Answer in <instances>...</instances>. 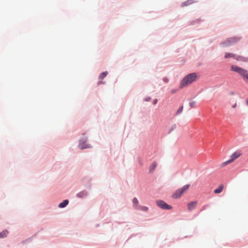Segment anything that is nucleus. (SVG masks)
I'll return each mask as SVG.
<instances>
[{"label":"nucleus","mask_w":248,"mask_h":248,"mask_svg":"<svg viewBox=\"0 0 248 248\" xmlns=\"http://www.w3.org/2000/svg\"><path fill=\"white\" fill-rule=\"evenodd\" d=\"M197 76L196 73H193L187 75L181 81L180 85V88L182 89L196 80Z\"/></svg>","instance_id":"f257e3e1"},{"label":"nucleus","mask_w":248,"mask_h":248,"mask_svg":"<svg viewBox=\"0 0 248 248\" xmlns=\"http://www.w3.org/2000/svg\"><path fill=\"white\" fill-rule=\"evenodd\" d=\"M231 70L239 74L243 78H244L248 73V70L234 65H232L231 66Z\"/></svg>","instance_id":"f03ea898"},{"label":"nucleus","mask_w":248,"mask_h":248,"mask_svg":"<svg viewBox=\"0 0 248 248\" xmlns=\"http://www.w3.org/2000/svg\"><path fill=\"white\" fill-rule=\"evenodd\" d=\"M189 186V185H186L183 186L181 188L177 190L173 194L172 197L174 199L180 198L183 194L185 193L188 190Z\"/></svg>","instance_id":"7ed1b4c3"},{"label":"nucleus","mask_w":248,"mask_h":248,"mask_svg":"<svg viewBox=\"0 0 248 248\" xmlns=\"http://www.w3.org/2000/svg\"><path fill=\"white\" fill-rule=\"evenodd\" d=\"M241 155V152L239 151H236L234 152L233 154L231 155L230 156V159L223 163L221 164V167H223L225 166L232 162L235 159L238 158Z\"/></svg>","instance_id":"20e7f679"},{"label":"nucleus","mask_w":248,"mask_h":248,"mask_svg":"<svg viewBox=\"0 0 248 248\" xmlns=\"http://www.w3.org/2000/svg\"><path fill=\"white\" fill-rule=\"evenodd\" d=\"M240 38L239 37H232L229 38L225 42L222 43L221 45L224 47H226L229 46H230L233 43L239 41Z\"/></svg>","instance_id":"39448f33"},{"label":"nucleus","mask_w":248,"mask_h":248,"mask_svg":"<svg viewBox=\"0 0 248 248\" xmlns=\"http://www.w3.org/2000/svg\"><path fill=\"white\" fill-rule=\"evenodd\" d=\"M156 204L158 206L163 209L170 210L172 209L171 206L167 204L165 202L159 200L156 202Z\"/></svg>","instance_id":"423d86ee"},{"label":"nucleus","mask_w":248,"mask_h":248,"mask_svg":"<svg viewBox=\"0 0 248 248\" xmlns=\"http://www.w3.org/2000/svg\"><path fill=\"white\" fill-rule=\"evenodd\" d=\"M225 58H233L234 59H235L237 61H242L243 60V58L242 57L236 56L234 54L231 53H226L225 55Z\"/></svg>","instance_id":"0eeeda50"},{"label":"nucleus","mask_w":248,"mask_h":248,"mask_svg":"<svg viewBox=\"0 0 248 248\" xmlns=\"http://www.w3.org/2000/svg\"><path fill=\"white\" fill-rule=\"evenodd\" d=\"M197 203L198 202L197 201H193L189 202L187 204V209L188 211H191L194 210L196 207Z\"/></svg>","instance_id":"6e6552de"},{"label":"nucleus","mask_w":248,"mask_h":248,"mask_svg":"<svg viewBox=\"0 0 248 248\" xmlns=\"http://www.w3.org/2000/svg\"><path fill=\"white\" fill-rule=\"evenodd\" d=\"M87 195V192L85 190L80 191L77 194V196L80 198H83Z\"/></svg>","instance_id":"1a4fd4ad"},{"label":"nucleus","mask_w":248,"mask_h":248,"mask_svg":"<svg viewBox=\"0 0 248 248\" xmlns=\"http://www.w3.org/2000/svg\"><path fill=\"white\" fill-rule=\"evenodd\" d=\"M156 166L157 163L156 162H154L151 165V166L150 167L149 172L152 173L156 168Z\"/></svg>","instance_id":"9d476101"},{"label":"nucleus","mask_w":248,"mask_h":248,"mask_svg":"<svg viewBox=\"0 0 248 248\" xmlns=\"http://www.w3.org/2000/svg\"><path fill=\"white\" fill-rule=\"evenodd\" d=\"M79 147L80 149H83L85 148H90V146L88 144H85L84 142H82L81 141H80V143L79 144Z\"/></svg>","instance_id":"9b49d317"},{"label":"nucleus","mask_w":248,"mask_h":248,"mask_svg":"<svg viewBox=\"0 0 248 248\" xmlns=\"http://www.w3.org/2000/svg\"><path fill=\"white\" fill-rule=\"evenodd\" d=\"M69 203V201L68 200H65L62 202L60 203L59 205V207L60 208H64Z\"/></svg>","instance_id":"f8f14e48"},{"label":"nucleus","mask_w":248,"mask_h":248,"mask_svg":"<svg viewBox=\"0 0 248 248\" xmlns=\"http://www.w3.org/2000/svg\"><path fill=\"white\" fill-rule=\"evenodd\" d=\"M223 189V186L220 185V186H219L218 188L214 190V192L216 194L220 193L222 191Z\"/></svg>","instance_id":"ddd939ff"},{"label":"nucleus","mask_w":248,"mask_h":248,"mask_svg":"<svg viewBox=\"0 0 248 248\" xmlns=\"http://www.w3.org/2000/svg\"><path fill=\"white\" fill-rule=\"evenodd\" d=\"M193 3H194V1L193 0H188L183 2L182 4V6L183 7H184V6H187V5H188L189 4H192Z\"/></svg>","instance_id":"4468645a"},{"label":"nucleus","mask_w":248,"mask_h":248,"mask_svg":"<svg viewBox=\"0 0 248 248\" xmlns=\"http://www.w3.org/2000/svg\"><path fill=\"white\" fill-rule=\"evenodd\" d=\"M8 232L7 230H4L0 233V238L4 237L7 236Z\"/></svg>","instance_id":"2eb2a0df"},{"label":"nucleus","mask_w":248,"mask_h":248,"mask_svg":"<svg viewBox=\"0 0 248 248\" xmlns=\"http://www.w3.org/2000/svg\"><path fill=\"white\" fill-rule=\"evenodd\" d=\"M108 75V72H104L103 73H102L100 76H99V78L100 79H103L105 77H106L107 76V75Z\"/></svg>","instance_id":"dca6fc26"},{"label":"nucleus","mask_w":248,"mask_h":248,"mask_svg":"<svg viewBox=\"0 0 248 248\" xmlns=\"http://www.w3.org/2000/svg\"><path fill=\"white\" fill-rule=\"evenodd\" d=\"M132 202H133V203L134 205H136V206L138 205L139 202H138V199L136 198H134L133 199Z\"/></svg>","instance_id":"f3484780"},{"label":"nucleus","mask_w":248,"mask_h":248,"mask_svg":"<svg viewBox=\"0 0 248 248\" xmlns=\"http://www.w3.org/2000/svg\"><path fill=\"white\" fill-rule=\"evenodd\" d=\"M183 106H181L180 108H179L177 110V112H176V114H180L182 111H183Z\"/></svg>","instance_id":"a211bd4d"},{"label":"nucleus","mask_w":248,"mask_h":248,"mask_svg":"<svg viewBox=\"0 0 248 248\" xmlns=\"http://www.w3.org/2000/svg\"><path fill=\"white\" fill-rule=\"evenodd\" d=\"M244 80L247 83H248V73L247 74V75H246V76L244 77V78H243Z\"/></svg>","instance_id":"6ab92c4d"},{"label":"nucleus","mask_w":248,"mask_h":248,"mask_svg":"<svg viewBox=\"0 0 248 248\" xmlns=\"http://www.w3.org/2000/svg\"><path fill=\"white\" fill-rule=\"evenodd\" d=\"M195 102L194 101H192L190 102L189 105L191 108H194L195 107Z\"/></svg>","instance_id":"aec40b11"},{"label":"nucleus","mask_w":248,"mask_h":248,"mask_svg":"<svg viewBox=\"0 0 248 248\" xmlns=\"http://www.w3.org/2000/svg\"><path fill=\"white\" fill-rule=\"evenodd\" d=\"M140 209L144 211H147L148 208L146 206H141Z\"/></svg>","instance_id":"412c9836"},{"label":"nucleus","mask_w":248,"mask_h":248,"mask_svg":"<svg viewBox=\"0 0 248 248\" xmlns=\"http://www.w3.org/2000/svg\"><path fill=\"white\" fill-rule=\"evenodd\" d=\"M151 100V98L150 97H148V98H147L145 99V101H149Z\"/></svg>","instance_id":"4be33fe9"},{"label":"nucleus","mask_w":248,"mask_h":248,"mask_svg":"<svg viewBox=\"0 0 248 248\" xmlns=\"http://www.w3.org/2000/svg\"><path fill=\"white\" fill-rule=\"evenodd\" d=\"M164 81L165 82H168V79L167 78H164Z\"/></svg>","instance_id":"5701e85b"},{"label":"nucleus","mask_w":248,"mask_h":248,"mask_svg":"<svg viewBox=\"0 0 248 248\" xmlns=\"http://www.w3.org/2000/svg\"><path fill=\"white\" fill-rule=\"evenodd\" d=\"M102 83H104V82H102V81H99V82H98V85H100V84H102Z\"/></svg>","instance_id":"b1692460"},{"label":"nucleus","mask_w":248,"mask_h":248,"mask_svg":"<svg viewBox=\"0 0 248 248\" xmlns=\"http://www.w3.org/2000/svg\"><path fill=\"white\" fill-rule=\"evenodd\" d=\"M157 100H155V101H154V103L155 104H156V102H157Z\"/></svg>","instance_id":"393cba45"},{"label":"nucleus","mask_w":248,"mask_h":248,"mask_svg":"<svg viewBox=\"0 0 248 248\" xmlns=\"http://www.w3.org/2000/svg\"><path fill=\"white\" fill-rule=\"evenodd\" d=\"M236 104H235L233 106V108H235V106H236Z\"/></svg>","instance_id":"a878e982"},{"label":"nucleus","mask_w":248,"mask_h":248,"mask_svg":"<svg viewBox=\"0 0 248 248\" xmlns=\"http://www.w3.org/2000/svg\"><path fill=\"white\" fill-rule=\"evenodd\" d=\"M246 103H247V104L248 105V99L247 100Z\"/></svg>","instance_id":"bb28decb"},{"label":"nucleus","mask_w":248,"mask_h":248,"mask_svg":"<svg viewBox=\"0 0 248 248\" xmlns=\"http://www.w3.org/2000/svg\"><path fill=\"white\" fill-rule=\"evenodd\" d=\"M171 93H175V91H173H173H171Z\"/></svg>","instance_id":"cd10ccee"},{"label":"nucleus","mask_w":248,"mask_h":248,"mask_svg":"<svg viewBox=\"0 0 248 248\" xmlns=\"http://www.w3.org/2000/svg\"><path fill=\"white\" fill-rule=\"evenodd\" d=\"M205 209V206L202 207V209L204 210Z\"/></svg>","instance_id":"c85d7f7f"}]
</instances>
